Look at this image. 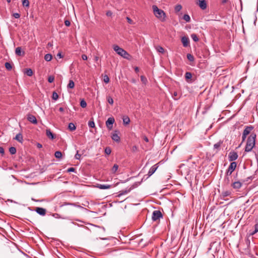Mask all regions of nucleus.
Instances as JSON below:
<instances>
[{"label":"nucleus","mask_w":258,"mask_h":258,"mask_svg":"<svg viewBox=\"0 0 258 258\" xmlns=\"http://www.w3.org/2000/svg\"><path fill=\"white\" fill-rule=\"evenodd\" d=\"M256 138V134L254 132H252L247 139L244 149L245 152H249L255 147Z\"/></svg>","instance_id":"obj_1"},{"label":"nucleus","mask_w":258,"mask_h":258,"mask_svg":"<svg viewBox=\"0 0 258 258\" xmlns=\"http://www.w3.org/2000/svg\"><path fill=\"white\" fill-rule=\"evenodd\" d=\"M152 9L156 17L162 22L166 20V14L162 10L159 9L156 5H153Z\"/></svg>","instance_id":"obj_2"},{"label":"nucleus","mask_w":258,"mask_h":258,"mask_svg":"<svg viewBox=\"0 0 258 258\" xmlns=\"http://www.w3.org/2000/svg\"><path fill=\"white\" fill-rule=\"evenodd\" d=\"M113 48L114 50L117 53V54L120 55L124 58L128 59V56H130V54L128 53L127 51H126L123 48H120L117 45H114L113 46Z\"/></svg>","instance_id":"obj_3"},{"label":"nucleus","mask_w":258,"mask_h":258,"mask_svg":"<svg viewBox=\"0 0 258 258\" xmlns=\"http://www.w3.org/2000/svg\"><path fill=\"white\" fill-rule=\"evenodd\" d=\"M162 217L163 215L160 211L155 210L153 211L152 216V219L153 221H156Z\"/></svg>","instance_id":"obj_4"},{"label":"nucleus","mask_w":258,"mask_h":258,"mask_svg":"<svg viewBox=\"0 0 258 258\" xmlns=\"http://www.w3.org/2000/svg\"><path fill=\"white\" fill-rule=\"evenodd\" d=\"M237 166V164L235 162H232L230 163L227 171L226 172V174L227 175H230L232 172L235 170Z\"/></svg>","instance_id":"obj_5"},{"label":"nucleus","mask_w":258,"mask_h":258,"mask_svg":"<svg viewBox=\"0 0 258 258\" xmlns=\"http://www.w3.org/2000/svg\"><path fill=\"white\" fill-rule=\"evenodd\" d=\"M115 121L113 117H109L106 121V125L108 130H110L112 128L113 124Z\"/></svg>","instance_id":"obj_6"},{"label":"nucleus","mask_w":258,"mask_h":258,"mask_svg":"<svg viewBox=\"0 0 258 258\" xmlns=\"http://www.w3.org/2000/svg\"><path fill=\"white\" fill-rule=\"evenodd\" d=\"M238 154L235 152H230L228 155V159L229 161H233L238 158Z\"/></svg>","instance_id":"obj_7"},{"label":"nucleus","mask_w":258,"mask_h":258,"mask_svg":"<svg viewBox=\"0 0 258 258\" xmlns=\"http://www.w3.org/2000/svg\"><path fill=\"white\" fill-rule=\"evenodd\" d=\"M196 4L202 10H205L207 8V5L205 0H197Z\"/></svg>","instance_id":"obj_8"},{"label":"nucleus","mask_w":258,"mask_h":258,"mask_svg":"<svg viewBox=\"0 0 258 258\" xmlns=\"http://www.w3.org/2000/svg\"><path fill=\"white\" fill-rule=\"evenodd\" d=\"M119 132L117 131H115L112 134L111 136L112 139L116 142H120V137L118 136Z\"/></svg>","instance_id":"obj_9"},{"label":"nucleus","mask_w":258,"mask_h":258,"mask_svg":"<svg viewBox=\"0 0 258 258\" xmlns=\"http://www.w3.org/2000/svg\"><path fill=\"white\" fill-rule=\"evenodd\" d=\"M253 126L252 125L246 126L242 133L247 136L249 134H251V133H252L251 131L253 129Z\"/></svg>","instance_id":"obj_10"},{"label":"nucleus","mask_w":258,"mask_h":258,"mask_svg":"<svg viewBox=\"0 0 258 258\" xmlns=\"http://www.w3.org/2000/svg\"><path fill=\"white\" fill-rule=\"evenodd\" d=\"M158 167V166L157 165V164H155L154 165L152 166L150 168L149 171H148V173L147 174L148 177L151 176L152 174H153L154 173V172L157 169Z\"/></svg>","instance_id":"obj_11"},{"label":"nucleus","mask_w":258,"mask_h":258,"mask_svg":"<svg viewBox=\"0 0 258 258\" xmlns=\"http://www.w3.org/2000/svg\"><path fill=\"white\" fill-rule=\"evenodd\" d=\"M27 119L29 121L33 124H36L37 123V120L35 116L32 114H28L27 116Z\"/></svg>","instance_id":"obj_12"},{"label":"nucleus","mask_w":258,"mask_h":258,"mask_svg":"<svg viewBox=\"0 0 258 258\" xmlns=\"http://www.w3.org/2000/svg\"><path fill=\"white\" fill-rule=\"evenodd\" d=\"M35 211L39 215L41 216H44L46 214V209L40 208V207H37L35 209Z\"/></svg>","instance_id":"obj_13"},{"label":"nucleus","mask_w":258,"mask_h":258,"mask_svg":"<svg viewBox=\"0 0 258 258\" xmlns=\"http://www.w3.org/2000/svg\"><path fill=\"white\" fill-rule=\"evenodd\" d=\"M231 186L236 189H238L242 186V183L239 181L234 182L232 183Z\"/></svg>","instance_id":"obj_14"},{"label":"nucleus","mask_w":258,"mask_h":258,"mask_svg":"<svg viewBox=\"0 0 258 258\" xmlns=\"http://www.w3.org/2000/svg\"><path fill=\"white\" fill-rule=\"evenodd\" d=\"M223 141H219L218 142H217V143L215 144L214 145V149L215 150H216V152H217L218 151H219L220 150V148L221 146V145L223 144Z\"/></svg>","instance_id":"obj_15"},{"label":"nucleus","mask_w":258,"mask_h":258,"mask_svg":"<svg viewBox=\"0 0 258 258\" xmlns=\"http://www.w3.org/2000/svg\"><path fill=\"white\" fill-rule=\"evenodd\" d=\"M132 189H133L132 187H130L128 188H126L125 189L120 190L119 192L118 197H120L122 195H126V194L129 193Z\"/></svg>","instance_id":"obj_16"},{"label":"nucleus","mask_w":258,"mask_h":258,"mask_svg":"<svg viewBox=\"0 0 258 258\" xmlns=\"http://www.w3.org/2000/svg\"><path fill=\"white\" fill-rule=\"evenodd\" d=\"M181 42L183 44V46L186 47L189 44V39L186 36H183L181 38Z\"/></svg>","instance_id":"obj_17"},{"label":"nucleus","mask_w":258,"mask_h":258,"mask_svg":"<svg viewBox=\"0 0 258 258\" xmlns=\"http://www.w3.org/2000/svg\"><path fill=\"white\" fill-rule=\"evenodd\" d=\"M97 187L100 189H106L110 188L111 187V185L109 184H98Z\"/></svg>","instance_id":"obj_18"},{"label":"nucleus","mask_w":258,"mask_h":258,"mask_svg":"<svg viewBox=\"0 0 258 258\" xmlns=\"http://www.w3.org/2000/svg\"><path fill=\"white\" fill-rule=\"evenodd\" d=\"M16 54L18 56H22L24 55L25 52L22 51V49L20 47H18L15 50Z\"/></svg>","instance_id":"obj_19"},{"label":"nucleus","mask_w":258,"mask_h":258,"mask_svg":"<svg viewBox=\"0 0 258 258\" xmlns=\"http://www.w3.org/2000/svg\"><path fill=\"white\" fill-rule=\"evenodd\" d=\"M46 136L51 139H53L55 138L54 135L53 134V133L51 132V131L49 129L46 130Z\"/></svg>","instance_id":"obj_20"},{"label":"nucleus","mask_w":258,"mask_h":258,"mask_svg":"<svg viewBox=\"0 0 258 258\" xmlns=\"http://www.w3.org/2000/svg\"><path fill=\"white\" fill-rule=\"evenodd\" d=\"M15 139L22 143L23 140L22 135L21 134H17L16 136Z\"/></svg>","instance_id":"obj_21"},{"label":"nucleus","mask_w":258,"mask_h":258,"mask_svg":"<svg viewBox=\"0 0 258 258\" xmlns=\"http://www.w3.org/2000/svg\"><path fill=\"white\" fill-rule=\"evenodd\" d=\"M130 122V119L127 116L123 117V123L124 125H127Z\"/></svg>","instance_id":"obj_22"},{"label":"nucleus","mask_w":258,"mask_h":258,"mask_svg":"<svg viewBox=\"0 0 258 258\" xmlns=\"http://www.w3.org/2000/svg\"><path fill=\"white\" fill-rule=\"evenodd\" d=\"M229 176L230 175H227V174H226V175L225 176V178L224 179V183L226 185H228L230 182V178Z\"/></svg>","instance_id":"obj_23"},{"label":"nucleus","mask_w":258,"mask_h":258,"mask_svg":"<svg viewBox=\"0 0 258 258\" xmlns=\"http://www.w3.org/2000/svg\"><path fill=\"white\" fill-rule=\"evenodd\" d=\"M25 73L28 76L30 77L33 75V71L31 69H26Z\"/></svg>","instance_id":"obj_24"},{"label":"nucleus","mask_w":258,"mask_h":258,"mask_svg":"<svg viewBox=\"0 0 258 258\" xmlns=\"http://www.w3.org/2000/svg\"><path fill=\"white\" fill-rule=\"evenodd\" d=\"M155 48L159 52L161 53H163L164 52V49L161 46L157 45L155 47Z\"/></svg>","instance_id":"obj_25"},{"label":"nucleus","mask_w":258,"mask_h":258,"mask_svg":"<svg viewBox=\"0 0 258 258\" xmlns=\"http://www.w3.org/2000/svg\"><path fill=\"white\" fill-rule=\"evenodd\" d=\"M68 128L71 131H73L76 128L75 125L72 122L69 124Z\"/></svg>","instance_id":"obj_26"},{"label":"nucleus","mask_w":258,"mask_h":258,"mask_svg":"<svg viewBox=\"0 0 258 258\" xmlns=\"http://www.w3.org/2000/svg\"><path fill=\"white\" fill-rule=\"evenodd\" d=\"M30 5L28 0H22V5L24 7L29 8Z\"/></svg>","instance_id":"obj_27"},{"label":"nucleus","mask_w":258,"mask_h":258,"mask_svg":"<svg viewBox=\"0 0 258 258\" xmlns=\"http://www.w3.org/2000/svg\"><path fill=\"white\" fill-rule=\"evenodd\" d=\"M52 56L50 54H46L44 56V59L47 61H49L52 59Z\"/></svg>","instance_id":"obj_28"},{"label":"nucleus","mask_w":258,"mask_h":258,"mask_svg":"<svg viewBox=\"0 0 258 258\" xmlns=\"http://www.w3.org/2000/svg\"><path fill=\"white\" fill-rule=\"evenodd\" d=\"M182 9V6L181 5H177L174 8L175 13H178Z\"/></svg>","instance_id":"obj_29"},{"label":"nucleus","mask_w":258,"mask_h":258,"mask_svg":"<svg viewBox=\"0 0 258 258\" xmlns=\"http://www.w3.org/2000/svg\"><path fill=\"white\" fill-rule=\"evenodd\" d=\"M75 83L73 80H70L69 83L68 85V88L73 89L74 88Z\"/></svg>","instance_id":"obj_30"},{"label":"nucleus","mask_w":258,"mask_h":258,"mask_svg":"<svg viewBox=\"0 0 258 258\" xmlns=\"http://www.w3.org/2000/svg\"><path fill=\"white\" fill-rule=\"evenodd\" d=\"M191 38L195 42H198L199 40L197 34H196L195 33L191 34Z\"/></svg>","instance_id":"obj_31"},{"label":"nucleus","mask_w":258,"mask_h":258,"mask_svg":"<svg viewBox=\"0 0 258 258\" xmlns=\"http://www.w3.org/2000/svg\"><path fill=\"white\" fill-rule=\"evenodd\" d=\"M192 77V74L190 72H186L185 74V78L186 81L190 79Z\"/></svg>","instance_id":"obj_32"},{"label":"nucleus","mask_w":258,"mask_h":258,"mask_svg":"<svg viewBox=\"0 0 258 258\" xmlns=\"http://www.w3.org/2000/svg\"><path fill=\"white\" fill-rule=\"evenodd\" d=\"M55 158L60 159L62 157V153L60 151H56L54 154Z\"/></svg>","instance_id":"obj_33"},{"label":"nucleus","mask_w":258,"mask_h":258,"mask_svg":"<svg viewBox=\"0 0 258 258\" xmlns=\"http://www.w3.org/2000/svg\"><path fill=\"white\" fill-rule=\"evenodd\" d=\"M5 67L8 70V71H10L12 70V64L9 62H7L5 63Z\"/></svg>","instance_id":"obj_34"},{"label":"nucleus","mask_w":258,"mask_h":258,"mask_svg":"<svg viewBox=\"0 0 258 258\" xmlns=\"http://www.w3.org/2000/svg\"><path fill=\"white\" fill-rule=\"evenodd\" d=\"M231 191H230L229 190H226V191H223L222 194V195L223 197V198H225V197L230 196L231 195Z\"/></svg>","instance_id":"obj_35"},{"label":"nucleus","mask_w":258,"mask_h":258,"mask_svg":"<svg viewBox=\"0 0 258 258\" xmlns=\"http://www.w3.org/2000/svg\"><path fill=\"white\" fill-rule=\"evenodd\" d=\"M183 19L186 22H189L190 21V18L188 14H184Z\"/></svg>","instance_id":"obj_36"},{"label":"nucleus","mask_w":258,"mask_h":258,"mask_svg":"<svg viewBox=\"0 0 258 258\" xmlns=\"http://www.w3.org/2000/svg\"><path fill=\"white\" fill-rule=\"evenodd\" d=\"M9 152L12 155H14L16 153V149L14 147H11L9 148Z\"/></svg>","instance_id":"obj_37"},{"label":"nucleus","mask_w":258,"mask_h":258,"mask_svg":"<svg viewBox=\"0 0 258 258\" xmlns=\"http://www.w3.org/2000/svg\"><path fill=\"white\" fill-rule=\"evenodd\" d=\"M52 98L55 101L57 100V99L58 98V95L56 92H53L52 93Z\"/></svg>","instance_id":"obj_38"},{"label":"nucleus","mask_w":258,"mask_h":258,"mask_svg":"<svg viewBox=\"0 0 258 258\" xmlns=\"http://www.w3.org/2000/svg\"><path fill=\"white\" fill-rule=\"evenodd\" d=\"M80 106L82 108H85L87 106V103L84 100L82 99L80 102Z\"/></svg>","instance_id":"obj_39"},{"label":"nucleus","mask_w":258,"mask_h":258,"mask_svg":"<svg viewBox=\"0 0 258 258\" xmlns=\"http://www.w3.org/2000/svg\"><path fill=\"white\" fill-rule=\"evenodd\" d=\"M187 58L190 61H193L195 59L194 56L189 53L187 54Z\"/></svg>","instance_id":"obj_40"},{"label":"nucleus","mask_w":258,"mask_h":258,"mask_svg":"<svg viewBox=\"0 0 258 258\" xmlns=\"http://www.w3.org/2000/svg\"><path fill=\"white\" fill-rule=\"evenodd\" d=\"M118 168V166L117 164H114L111 169L112 173H115L117 171Z\"/></svg>","instance_id":"obj_41"},{"label":"nucleus","mask_w":258,"mask_h":258,"mask_svg":"<svg viewBox=\"0 0 258 258\" xmlns=\"http://www.w3.org/2000/svg\"><path fill=\"white\" fill-rule=\"evenodd\" d=\"M107 100L108 102L110 104L112 105L113 104V102H114L113 99V98L111 97L107 96Z\"/></svg>","instance_id":"obj_42"},{"label":"nucleus","mask_w":258,"mask_h":258,"mask_svg":"<svg viewBox=\"0 0 258 258\" xmlns=\"http://www.w3.org/2000/svg\"><path fill=\"white\" fill-rule=\"evenodd\" d=\"M254 230L251 232V234L253 235L258 232V225L255 224L254 226Z\"/></svg>","instance_id":"obj_43"},{"label":"nucleus","mask_w":258,"mask_h":258,"mask_svg":"<svg viewBox=\"0 0 258 258\" xmlns=\"http://www.w3.org/2000/svg\"><path fill=\"white\" fill-rule=\"evenodd\" d=\"M88 126L90 127V128H94L95 127V123L94 122V121H89L88 122Z\"/></svg>","instance_id":"obj_44"},{"label":"nucleus","mask_w":258,"mask_h":258,"mask_svg":"<svg viewBox=\"0 0 258 258\" xmlns=\"http://www.w3.org/2000/svg\"><path fill=\"white\" fill-rule=\"evenodd\" d=\"M111 152V150L110 148L106 147L105 149V154H106L107 155H109V154H110Z\"/></svg>","instance_id":"obj_45"},{"label":"nucleus","mask_w":258,"mask_h":258,"mask_svg":"<svg viewBox=\"0 0 258 258\" xmlns=\"http://www.w3.org/2000/svg\"><path fill=\"white\" fill-rule=\"evenodd\" d=\"M103 81H104L105 83H109V78L108 77V76L107 75H105V76H104Z\"/></svg>","instance_id":"obj_46"},{"label":"nucleus","mask_w":258,"mask_h":258,"mask_svg":"<svg viewBox=\"0 0 258 258\" xmlns=\"http://www.w3.org/2000/svg\"><path fill=\"white\" fill-rule=\"evenodd\" d=\"M81 156V154H80L79 153V151H77V153H76V155H75V159H78V160H80Z\"/></svg>","instance_id":"obj_47"},{"label":"nucleus","mask_w":258,"mask_h":258,"mask_svg":"<svg viewBox=\"0 0 258 258\" xmlns=\"http://www.w3.org/2000/svg\"><path fill=\"white\" fill-rule=\"evenodd\" d=\"M54 77L53 76H49L48 78V81L49 83H52L54 81Z\"/></svg>","instance_id":"obj_48"},{"label":"nucleus","mask_w":258,"mask_h":258,"mask_svg":"<svg viewBox=\"0 0 258 258\" xmlns=\"http://www.w3.org/2000/svg\"><path fill=\"white\" fill-rule=\"evenodd\" d=\"M13 16L14 18H16V19H18L20 17V15L19 14V13H14L13 14Z\"/></svg>","instance_id":"obj_49"},{"label":"nucleus","mask_w":258,"mask_h":258,"mask_svg":"<svg viewBox=\"0 0 258 258\" xmlns=\"http://www.w3.org/2000/svg\"><path fill=\"white\" fill-rule=\"evenodd\" d=\"M141 80L142 82L143 83H144V84H145V83H146V82H147V79H146V78L145 77H144L143 76H142L141 77Z\"/></svg>","instance_id":"obj_50"},{"label":"nucleus","mask_w":258,"mask_h":258,"mask_svg":"<svg viewBox=\"0 0 258 258\" xmlns=\"http://www.w3.org/2000/svg\"><path fill=\"white\" fill-rule=\"evenodd\" d=\"M76 170L75 168L71 167L68 169L67 172H75Z\"/></svg>","instance_id":"obj_51"},{"label":"nucleus","mask_w":258,"mask_h":258,"mask_svg":"<svg viewBox=\"0 0 258 258\" xmlns=\"http://www.w3.org/2000/svg\"><path fill=\"white\" fill-rule=\"evenodd\" d=\"M126 20H127V22H128L129 24H133V20H132L130 18H129V17H127L126 18Z\"/></svg>","instance_id":"obj_52"},{"label":"nucleus","mask_w":258,"mask_h":258,"mask_svg":"<svg viewBox=\"0 0 258 258\" xmlns=\"http://www.w3.org/2000/svg\"><path fill=\"white\" fill-rule=\"evenodd\" d=\"M64 24L66 26H70L71 25V22L70 21L66 20L64 21Z\"/></svg>","instance_id":"obj_53"},{"label":"nucleus","mask_w":258,"mask_h":258,"mask_svg":"<svg viewBox=\"0 0 258 258\" xmlns=\"http://www.w3.org/2000/svg\"><path fill=\"white\" fill-rule=\"evenodd\" d=\"M106 15L107 16L111 17L112 15V13L110 11H108L106 12Z\"/></svg>","instance_id":"obj_54"},{"label":"nucleus","mask_w":258,"mask_h":258,"mask_svg":"<svg viewBox=\"0 0 258 258\" xmlns=\"http://www.w3.org/2000/svg\"><path fill=\"white\" fill-rule=\"evenodd\" d=\"M246 137H247V135L242 133V142H243L245 140Z\"/></svg>","instance_id":"obj_55"},{"label":"nucleus","mask_w":258,"mask_h":258,"mask_svg":"<svg viewBox=\"0 0 258 258\" xmlns=\"http://www.w3.org/2000/svg\"><path fill=\"white\" fill-rule=\"evenodd\" d=\"M0 153L3 155L5 153V150L3 147H0Z\"/></svg>","instance_id":"obj_56"},{"label":"nucleus","mask_w":258,"mask_h":258,"mask_svg":"<svg viewBox=\"0 0 258 258\" xmlns=\"http://www.w3.org/2000/svg\"><path fill=\"white\" fill-rule=\"evenodd\" d=\"M82 59L86 60L87 59L88 57L86 54H83V55H82Z\"/></svg>","instance_id":"obj_57"},{"label":"nucleus","mask_w":258,"mask_h":258,"mask_svg":"<svg viewBox=\"0 0 258 258\" xmlns=\"http://www.w3.org/2000/svg\"><path fill=\"white\" fill-rule=\"evenodd\" d=\"M52 46H53V43H52V42H48V43L47 45V48L51 47H52Z\"/></svg>","instance_id":"obj_58"},{"label":"nucleus","mask_w":258,"mask_h":258,"mask_svg":"<svg viewBox=\"0 0 258 258\" xmlns=\"http://www.w3.org/2000/svg\"><path fill=\"white\" fill-rule=\"evenodd\" d=\"M143 138L145 142H149V139L146 136H143Z\"/></svg>","instance_id":"obj_59"},{"label":"nucleus","mask_w":258,"mask_h":258,"mask_svg":"<svg viewBox=\"0 0 258 258\" xmlns=\"http://www.w3.org/2000/svg\"><path fill=\"white\" fill-rule=\"evenodd\" d=\"M57 56L59 57V58H62L63 57L61 52H58L57 54Z\"/></svg>","instance_id":"obj_60"},{"label":"nucleus","mask_w":258,"mask_h":258,"mask_svg":"<svg viewBox=\"0 0 258 258\" xmlns=\"http://www.w3.org/2000/svg\"><path fill=\"white\" fill-rule=\"evenodd\" d=\"M73 205V206H75V204H70V203H64L61 206H64V205Z\"/></svg>","instance_id":"obj_61"},{"label":"nucleus","mask_w":258,"mask_h":258,"mask_svg":"<svg viewBox=\"0 0 258 258\" xmlns=\"http://www.w3.org/2000/svg\"><path fill=\"white\" fill-rule=\"evenodd\" d=\"M37 147L38 148H42V146L41 144H40V143H37Z\"/></svg>","instance_id":"obj_62"},{"label":"nucleus","mask_w":258,"mask_h":258,"mask_svg":"<svg viewBox=\"0 0 258 258\" xmlns=\"http://www.w3.org/2000/svg\"><path fill=\"white\" fill-rule=\"evenodd\" d=\"M228 2V0H221V3L222 4H225Z\"/></svg>","instance_id":"obj_63"},{"label":"nucleus","mask_w":258,"mask_h":258,"mask_svg":"<svg viewBox=\"0 0 258 258\" xmlns=\"http://www.w3.org/2000/svg\"><path fill=\"white\" fill-rule=\"evenodd\" d=\"M59 111L61 112H63L64 111V108L63 107H60L59 108Z\"/></svg>","instance_id":"obj_64"}]
</instances>
